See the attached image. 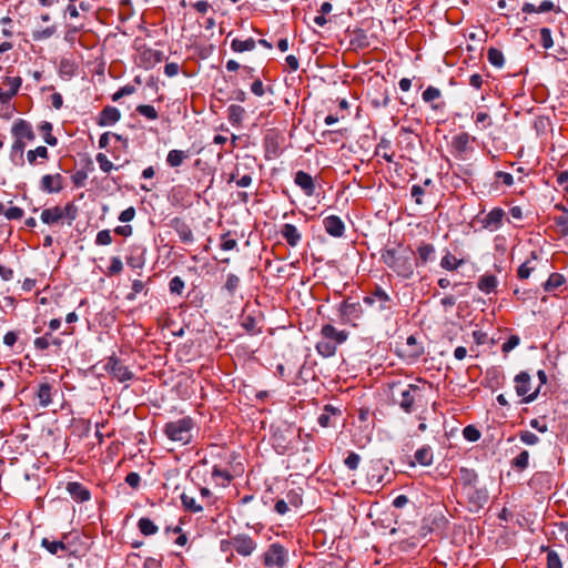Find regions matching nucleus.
Instances as JSON below:
<instances>
[{"label": "nucleus", "instance_id": "obj_19", "mask_svg": "<svg viewBox=\"0 0 568 568\" xmlns=\"http://www.w3.org/2000/svg\"><path fill=\"white\" fill-rule=\"evenodd\" d=\"M325 231L334 237H341L345 232V224L337 215H329L323 220Z\"/></svg>", "mask_w": 568, "mask_h": 568}, {"label": "nucleus", "instance_id": "obj_39", "mask_svg": "<svg viewBox=\"0 0 568 568\" xmlns=\"http://www.w3.org/2000/svg\"><path fill=\"white\" fill-rule=\"evenodd\" d=\"M164 54L159 50H144V69L153 67L155 63L161 62Z\"/></svg>", "mask_w": 568, "mask_h": 568}, {"label": "nucleus", "instance_id": "obj_60", "mask_svg": "<svg viewBox=\"0 0 568 568\" xmlns=\"http://www.w3.org/2000/svg\"><path fill=\"white\" fill-rule=\"evenodd\" d=\"M520 440L526 445H536L539 442V438L536 434L524 430L520 433Z\"/></svg>", "mask_w": 568, "mask_h": 568}, {"label": "nucleus", "instance_id": "obj_42", "mask_svg": "<svg viewBox=\"0 0 568 568\" xmlns=\"http://www.w3.org/2000/svg\"><path fill=\"white\" fill-rule=\"evenodd\" d=\"M487 59L490 64L496 68H501L505 63L504 54L499 49L489 48L487 51Z\"/></svg>", "mask_w": 568, "mask_h": 568}, {"label": "nucleus", "instance_id": "obj_63", "mask_svg": "<svg viewBox=\"0 0 568 568\" xmlns=\"http://www.w3.org/2000/svg\"><path fill=\"white\" fill-rule=\"evenodd\" d=\"M242 326L245 328V331L250 334H255L258 332V329L256 328V322L253 317L251 316H246L243 322H242Z\"/></svg>", "mask_w": 568, "mask_h": 568}, {"label": "nucleus", "instance_id": "obj_23", "mask_svg": "<svg viewBox=\"0 0 568 568\" xmlns=\"http://www.w3.org/2000/svg\"><path fill=\"white\" fill-rule=\"evenodd\" d=\"M342 415V412L339 408L334 407L333 405L328 404L325 405L323 408V412L317 418V423L321 427L327 428V427H334L335 422L333 420V417H339Z\"/></svg>", "mask_w": 568, "mask_h": 568}, {"label": "nucleus", "instance_id": "obj_31", "mask_svg": "<svg viewBox=\"0 0 568 568\" xmlns=\"http://www.w3.org/2000/svg\"><path fill=\"white\" fill-rule=\"evenodd\" d=\"M406 356L412 359H417L424 353V347L417 343V339L414 335H410L406 339Z\"/></svg>", "mask_w": 568, "mask_h": 568}, {"label": "nucleus", "instance_id": "obj_12", "mask_svg": "<svg viewBox=\"0 0 568 568\" xmlns=\"http://www.w3.org/2000/svg\"><path fill=\"white\" fill-rule=\"evenodd\" d=\"M468 503L476 508L483 507L488 501V491L485 487L473 486L463 490Z\"/></svg>", "mask_w": 568, "mask_h": 568}, {"label": "nucleus", "instance_id": "obj_47", "mask_svg": "<svg viewBox=\"0 0 568 568\" xmlns=\"http://www.w3.org/2000/svg\"><path fill=\"white\" fill-rule=\"evenodd\" d=\"M442 95V92L439 89L435 88V87H428L422 94V98L423 100L426 102V103H430L433 102L434 100H437L439 99Z\"/></svg>", "mask_w": 568, "mask_h": 568}, {"label": "nucleus", "instance_id": "obj_46", "mask_svg": "<svg viewBox=\"0 0 568 568\" xmlns=\"http://www.w3.org/2000/svg\"><path fill=\"white\" fill-rule=\"evenodd\" d=\"M200 498L205 507H211L216 501V497L207 487L200 488Z\"/></svg>", "mask_w": 568, "mask_h": 568}, {"label": "nucleus", "instance_id": "obj_53", "mask_svg": "<svg viewBox=\"0 0 568 568\" xmlns=\"http://www.w3.org/2000/svg\"><path fill=\"white\" fill-rule=\"evenodd\" d=\"M184 286V281L180 276H174L169 283L170 292L172 294L181 295Z\"/></svg>", "mask_w": 568, "mask_h": 568}, {"label": "nucleus", "instance_id": "obj_10", "mask_svg": "<svg viewBox=\"0 0 568 568\" xmlns=\"http://www.w3.org/2000/svg\"><path fill=\"white\" fill-rule=\"evenodd\" d=\"M231 545L241 556H250L256 549V542L245 534H239L232 537Z\"/></svg>", "mask_w": 568, "mask_h": 568}, {"label": "nucleus", "instance_id": "obj_43", "mask_svg": "<svg viewBox=\"0 0 568 568\" xmlns=\"http://www.w3.org/2000/svg\"><path fill=\"white\" fill-rule=\"evenodd\" d=\"M41 545L52 555H58L60 551H67V546L62 541H51L48 538H43Z\"/></svg>", "mask_w": 568, "mask_h": 568}, {"label": "nucleus", "instance_id": "obj_18", "mask_svg": "<svg viewBox=\"0 0 568 568\" xmlns=\"http://www.w3.org/2000/svg\"><path fill=\"white\" fill-rule=\"evenodd\" d=\"M105 371L119 381H128L132 377L131 372L123 366L118 359L110 357L105 363Z\"/></svg>", "mask_w": 568, "mask_h": 568}, {"label": "nucleus", "instance_id": "obj_4", "mask_svg": "<svg viewBox=\"0 0 568 568\" xmlns=\"http://www.w3.org/2000/svg\"><path fill=\"white\" fill-rule=\"evenodd\" d=\"M78 216V207L74 205V203L69 202L64 206H52L44 209L41 212L40 219L44 224L48 225H54L59 224L60 222H67L68 225H71L72 222Z\"/></svg>", "mask_w": 568, "mask_h": 568}, {"label": "nucleus", "instance_id": "obj_25", "mask_svg": "<svg viewBox=\"0 0 568 568\" xmlns=\"http://www.w3.org/2000/svg\"><path fill=\"white\" fill-rule=\"evenodd\" d=\"M180 498L185 511L197 514L203 511L205 508L203 503L201 500L197 501L196 497L192 493L183 491Z\"/></svg>", "mask_w": 568, "mask_h": 568}, {"label": "nucleus", "instance_id": "obj_44", "mask_svg": "<svg viewBox=\"0 0 568 568\" xmlns=\"http://www.w3.org/2000/svg\"><path fill=\"white\" fill-rule=\"evenodd\" d=\"M286 503L291 508H298L303 504V498L301 494V489H292L286 494L285 497Z\"/></svg>", "mask_w": 568, "mask_h": 568}, {"label": "nucleus", "instance_id": "obj_7", "mask_svg": "<svg viewBox=\"0 0 568 568\" xmlns=\"http://www.w3.org/2000/svg\"><path fill=\"white\" fill-rule=\"evenodd\" d=\"M287 561V550L281 544H272L263 554V564L266 567L283 568Z\"/></svg>", "mask_w": 568, "mask_h": 568}, {"label": "nucleus", "instance_id": "obj_26", "mask_svg": "<svg viewBox=\"0 0 568 568\" xmlns=\"http://www.w3.org/2000/svg\"><path fill=\"white\" fill-rule=\"evenodd\" d=\"M67 490L75 501H85L90 499V491L80 483H69Z\"/></svg>", "mask_w": 568, "mask_h": 568}, {"label": "nucleus", "instance_id": "obj_50", "mask_svg": "<svg viewBox=\"0 0 568 568\" xmlns=\"http://www.w3.org/2000/svg\"><path fill=\"white\" fill-rule=\"evenodd\" d=\"M41 131L44 132V141L51 145L54 146L58 143V140L55 136L51 134L52 125L49 122H43L40 126Z\"/></svg>", "mask_w": 568, "mask_h": 568}, {"label": "nucleus", "instance_id": "obj_36", "mask_svg": "<svg viewBox=\"0 0 568 568\" xmlns=\"http://www.w3.org/2000/svg\"><path fill=\"white\" fill-rule=\"evenodd\" d=\"M256 47V41L253 38L246 40L234 39L231 43V48L234 52L252 51Z\"/></svg>", "mask_w": 568, "mask_h": 568}, {"label": "nucleus", "instance_id": "obj_58", "mask_svg": "<svg viewBox=\"0 0 568 568\" xmlns=\"http://www.w3.org/2000/svg\"><path fill=\"white\" fill-rule=\"evenodd\" d=\"M556 225L560 229V233L564 236L568 235V214H562L555 217Z\"/></svg>", "mask_w": 568, "mask_h": 568}, {"label": "nucleus", "instance_id": "obj_57", "mask_svg": "<svg viewBox=\"0 0 568 568\" xmlns=\"http://www.w3.org/2000/svg\"><path fill=\"white\" fill-rule=\"evenodd\" d=\"M95 243L98 245H109L112 243V235L109 230H102L97 234Z\"/></svg>", "mask_w": 568, "mask_h": 568}, {"label": "nucleus", "instance_id": "obj_56", "mask_svg": "<svg viewBox=\"0 0 568 568\" xmlns=\"http://www.w3.org/2000/svg\"><path fill=\"white\" fill-rule=\"evenodd\" d=\"M547 568H562L561 560L554 550H549L547 554Z\"/></svg>", "mask_w": 568, "mask_h": 568}, {"label": "nucleus", "instance_id": "obj_34", "mask_svg": "<svg viewBox=\"0 0 568 568\" xmlns=\"http://www.w3.org/2000/svg\"><path fill=\"white\" fill-rule=\"evenodd\" d=\"M521 10L525 13H534V12L542 13V12H548V11L555 10V4L550 0H544L538 7H536L532 3L526 2L523 6Z\"/></svg>", "mask_w": 568, "mask_h": 568}, {"label": "nucleus", "instance_id": "obj_37", "mask_svg": "<svg viewBox=\"0 0 568 568\" xmlns=\"http://www.w3.org/2000/svg\"><path fill=\"white\" fill-rule=\"evenodd\" d=\"M565 276L560 273H551L548 280L544 284L546 292H554L565 284Z\"/></svg>", "mask_w": 568, "mask_h": 568}, {"label": "nucleus", "instance_id": "obj_30", "mask_svg": "<svg viewBox=\"0 0 568 568\" xmlns=\"http://www.w3.org/2000/svg\"><path fill=\"white\" fill-rule=\"evenodd\" d=\"M120 119V112L118 109L112 106H106L100 113L99 124L102 126L112 125L118 122Z\"/></svg>", "mask_w": 568, "mask_h": 568}, {"label": "nucleus", "instance_id": "obj_11", "mask_svg": "<svg viewBox=\"0 0 568 568\" xmlns=\"http://www.w3.org/2000/svg\"><path fill=\"white\" fill-rule=\"evenodd\" d=\"M471 140H475V138H471L467 132H462L453 136L452 148L457 158L464 159V155L473 150L470 146Z\"/></svg>", "mask_w": 568, "mask_h": 568}, {"label": "nucleus", "instance_id": "obj_22", "mask_svg": "<svg viewBox=\"0 0 568 568\" xmlns=\"http://www.w3.org/2000/svg\"><path fill=\"white\" fill-rule=\"evenodd\" d=\"M211 478L216 486L226 487L233 480V475L229 469L219 464H214L211 470Z\"/></svg>", "mask_w": 568, "mask_h": 568}, {"label": "nucleus", "instance_id": "obj_20", "mask_svg": "<svg viewBox=\"0 0 568 568\" xmlns=\"http://www.w3.org/2000/svg\"><path fill=\"white\" fill-rule=\"evenodd\" d=\"M171 227L178 233L180 240L183 243H192L194 241V235L190 225L180 217H174L171 221Z\"/></svg>", "mask_w": 568, "mask_h": 568}, {"label": "nucleus", "instance_id": "obj_16", "mask_svg": "<svg viewBox=\"0 0 568 568\" xmlns=\"http://www.w3.org/2000/svg\"><path fill=\"white\" fill-rule=\"evenodd\" d=\"M294 183L301 187L307 196H313L316 191L314 179L311 174L304 171H297L294 176Z\"/></svg>", "mask_w": 568, "mask_h": 568}, {"label": "nucleus", "instance_id": "obj_33", "mask_svg": "<svg viewBox=\"0 0 568 568\" xmlns=\"http://www.w3.org/2000/svg\"><path fill=\"white\" fill-rule=\"evenodd\" d=\"M465 264L463 258H457L450 252H446V254L442 257L440 266L446 271H456L458 267Z\"/></svg>", "mask_w": 568, "mask_h": 568}, {"label": "nucleus", "instance_id": "obj_9", "mask_svg": "<svg viewBox=\"0 0 568 568\" xmlns=\"http://www.w3.org/2000/svg\"><path fill=\"white\" fill-rule=\"evenodd\" d=\"M339 314L344 324H352L353 326H356L355 322L359 320L363 314L362 304L345 300L339 305Z\"/></svg>", "mask_w": 568, "mask_h": 568}, {"label": "nucleus", "instance_id": "obj_1", "mask_svg": "<svg viewBox=\"0 0 568 568\" xmlns=\"http://www.w3.org/2000/svg\"><path fill=\"white\" fill-rule=\"evenodd\" d=\"M382 261L402 278L408 280L414 275V251L410 247L398 245L385 248L382 253Z\"/></svg>", "mask_w": 568, "mask_h": 568}, {"label": "nucleus", "instance_id": "obj_51", "mask_svg": "<svg viewBox=\"0 0 568 568\" xmlns=\"http://www.w3.org/2000/svg\"><path fill=\"white\" fill-rule=\"evenodd\" d=\"M529 454L523 450L514 460L513 466L518 470H524L528 466Z\"/></svg>", "mask_w": 568, "mask_h": 568}, {"label": "nucleus", "instance_id": "obj_48", "mask_svg": "<svg viewBox=\"0 0 568 568\" xmlns=\"http://www.w3.org/2000/svg\"><path fill=\"white\" fill-rule=\"evenodd\" d=\"M463 436L468 442H477L480 438V432L477 427L468 425L463 429Z\"/></svg>", "mask_w": 568, "mask_h": 568}, {"label": "nucleus", "instance_id": "obj_6", "mask_svg": "<svg viewBox=\"0 0 568 568\" xmlns=\"http://www.w3.org/2000/svg\"><path fill=\"white\" fill-rule=\"evenodd\" d=\"M515 389L519 397H523L521 403L528 404L535 400L539 394L538 386L534 392L530 393L531 389V377L526 372H520L515 376Z\"/></svg>", "mask_w": 568, "mask_h": 568}, {"label": "nucleus", "instance_id": "obj_64", "mask_svg": "<svg viewBox=\"0 0 568 568\" xmlns=\"http://www.w3.org/2000/svg\"><path fill=\"white\" fill-rule=\"evenodd\" d=\"M236 245H237L236 240L231 239V237L229 236V234H224V235L222 236V242H221V245H220V246H221V248H222L223 251H231V250L235 248V247H236Z\"/></svg>", "mask_w": 568, "mask_h": 568}, {"label": "nucleus", "instance_id": "obj_49", "mask_svg": "<svg viewBox=\"0 0 568 568\" xmlns=\"http://www.w3.org/2000/svg\"><path fill=\"white\" fill-rule=\"evenodd\" d=\"M55 30L57 29L54 26L48 27L43 30H36L32 34V38L36 41L45 40V39H49L50 37H52L55 33Z\"/></svg>", "mask_w": 568, "mask_h": 568}, {"label": "nucleus", "instance_id": "obj_40", "mask_svg": "<svg viewBox=\"0 0 568 568\" xmlns=\"http://www.w3.org/2000/svg\"><path fill=\"white\" fill-rule=\"evenodd\" d=\"M390 148V141L386 139H382L377 144L375 154L382 156L386 162L392 163L394 161V152L388 153V149Z\"/></svg>", "mask_w": 568, "mask_h": 568}, {"label": "nucleus", "instance_id": "obj_62", "mask_svg": "<svg viewBox=\"0 0 568 568\" xmlns=\"http://www.w3.org/2000/svg\"><path fill=\"white\" fill-rule=\"evenodd\" d=\"M23 214H24L23 210L18 206L9 207L4 212V215L8 220H19L23 216Z\"/></svg>", "mask_w": 568, "mask_h": 568}, {"label": "nucleus", "instance_id": "obj_35", "mask_svg": "<svg viewBox=\"0 0 568 568\" xmlns=\"http://www.w3.org/2000/svg\"><path fill=\"white\" fill-rule=\"evenodd\" d=\"M189 158V152L182 150H171L166 156V163L171 168L180 166Z\"/></svg>", "mask_w": 568, "mask_h": 568}, {"label": "nucleus", "instance_id": "obj_41", "mask_svg": "<svg viewBox=\"0 0 568 568\" xmlns=\"http://www.w3.org/2000/svg\"><path fill=\"white\" fill-rule=\"evenodd\" d=\"M244 113L245 110L241 105L232 104L227 108V119L232 124H239L242 121Z\"/></svg>", "mask_w": 568, "mask_h": 568}, {"label": "nucleus", "instance_id": "obj_5", "mask_svg": "<svg viewBox=\"0 0 568 568\" xmlns=\"http://www.w3.org/2000/svg\"><path fill=\"white\" fill-rule=\"evenodd\" d=\"M363 303L375 314L390 312L395 306L392 296L379 285H375L363 298Z\"/></svg>", "mask_w": 568, "mask_h": 568}, {"label": "nucleus", "instance_id": "obj_52", "mask_svg": "<svg viewBox=\"0 0 568 568\" xmlns=\"http://www.w3.org/2000/svg\"><path fill=\"white\" fill-rule=\"evenodd\" d=\"M95 159L100 169L104 173H109L113 170V163L108 159V156L104 153H98Z\"/></svg>", "mask_w": 568, "mask_h": 568}, {"label": "nucleus", "instance_id": "obj_54", "mask_svg": "<svg viewBox=\"0 0 568 568\" xmlns=\"http://www.w3.org/2000/svg\"><path fill=\"white\" fill-rule=\"evenodd\" d=\"M540 44L544 49H550L554 45L550 29H548V28L540 29Z\"/></svg>", "mask_w": 568, "mask_h": 568}, {"label": "nucleus", "instance_id": "obj_55", "mask_svg": "<svg viewBox=\"0 0 568 568\" xmlns=\"http://www.w3.org/2000/svg\"><path fill=\"white\" fill-rule=\"evenodd\" d=\"M359 462V455L354 452L349 453L348 456L344 459V464L349 470H356L358 468Z\"/></svg>", "mask_w": 568, "mask_h": 568}, {"label": "nucleus", "instance_id": "obj_3", "mask_svg": "<svg viewBox=\"0 0 568 568\" xmlns=\"http://www.w3.org/2000/svg\"><path fill=\"white\" fill-rule=\"evenodd\" d=\"M195 422L192 417L185 416L165 424L164 434L172 442L186 445L192 440Z\"/></svg>", "mask_w": 568, "mask_h": 568}, {"label": "nucleus", "instance_id": "obj_2", "mask_svg": "<svg viewBox=\"0 0 568 568\" xmlns=\"http://www.w3.org/2000/svg\"><path fill=\"white\" fill-rule=\"evenodd\" d=\"M320 341L315 345L316 352L323 357H332L336 354L339 345L348 338L347 331H339L332 324H325L320 332Z\"/></svg>", "mask_w": 568, "mask_h": 568}, {"label": "nucleus", "instance_id": "obj_38", "mask_svg": "<svg viewBox=\"0 0 568 568\" xmlns=\"http://www.w3.org/2000/svg\"><path fill=\"white\" fill-rule=\"evenodd\" d=\"M537 258H538L537 253L535 251H532L530 254V260H527L518 267V271H517L518 278L527 280L530 276L531 272L535 270V266L530 265L531 261L537 260Z\"/></svg>", "mask_w": 568, "mask_h": 568}, {"label": "nucleus", "instance_id": "obj_15", "mask_svg": "<svg viewBox=\"0 0 568 568\" xmlns=\"http://www.w3.org/2000/svg\"><path fill=\"white\" fill-rule=\"evenodd\" d=\"M4 84L8 85L9 89L2 90L0 89V103H8L19 91L22 79L20 77H7L4 79Z\"/></svg>", "mask_w": 568, "mask_h": 568}, {"label": "nucleus", "instance_id": "obj_32", "mask_svg": "<svg viewBox=\"0 0 568 568\" xmlns=\"http://www.w3.org/2000/svg\"><path fill=\"white\" fill-rule=\"evenodd\" d=\"M477 286L481 292L489 294L491 292H495L497 287V278L493 274H484L478 280Z\"/></svg>", "mask_w": 568, "mask_h": 568}, {"label": "nucleus", "instance_id": "obj_17", "mask_svg": "<svg viewBox=\"0 0 568 568\" xmlns=\"http://www.w3.org/2000/svg\"><path fill=\"white\" fill-rule=\"evenodd\" d=\"M505 216V211L500 207H494L483 220L481 225L489 231L498 230Z\"/></svg>", "mask_w": 568, "mask_h": 568}, {"label": "nucleus", "instance_id": "obj_8", "mask_svg": "<svg viewBox=\"0 0 568 568\" xmlns=\"http://www.w3.org/2000/svg\"><path fill=\"white\" fill-rule=\"evenodd\" d=\"M420 397V388L417 385L408 384L402 389L399 398L395 399V403L407 414L413 413L414 404Z\"/></svg>", "mask_w": 568, "mask_h": 568}, {"label": "nucleus", "instance_id": "obj_27", "mask_svg": "<svg viewBox=\"0 0 568 568\" xmlns=\"http://www.w3.org/2000/svg\"><path fill=\"white\" fill-rule=\"evenodd\" d=\"M36 396L40 407H48L52 403V386L49 383H41Z\"/></svg>", "mask_w": 568, "mask_h": 568}, {"label": "nucleus", "instance_id": "obj_61", "mask_svg": "<svg viewBox=\"0 0 568 568\" xmlns=\"http://www.w3.org/2000/svg\"><path fill=\"white\" fill-rule=\"evenodd\" d=\"M475 122L477 125H480V129H486L491 124L489 121V114L481 111L476 113Z\"/></svg>", "mask_w": 568, "mask_h": 568}, {"label": "nucleus", "instance_id": "obj_24", "mask_svg": "<svg viewBox=\"0 0 568 568\" xmlns=\"http://www.w3.org/2000/svg\"><path fill=\"white\" fill-rule=\"evenodd\" d=\"M280 233L291 247L297 246L302 240V233L291 223L283 224Z\"/></svg>", "mask_w": 568, "mask_h": 568}, {"label": "nucleus", "instance_id": "obj_45", "mask_svg": "<svg viewBox=\"0 0 568 568\" xmlns=\"http://www.w3.org/2000/svg\"><path fill=\"white\" fill-rule=\"evenodd\" d=\"M37 158L42 160L48 159V149L45 146H38L37 149L27 152V160L30 164H34Z\"/></svg>", "mask_w": 568, "mask_h": 568}, {"label": "nucleus", "instance_id": "obj_59", "mask_svg": "<svg viewBox=\"0 0 568 568\" xmlns=\"http://www.w3.org/2000/svg\"><path fill=\"white\" fill-rule=\"evenodd\" d=\"M520 338L517 335H511L501 346L504 353H509L519 345Z\"/></svg>", "mask_w": 568, "mask_h": 568}, {"label": "nucleus", "instance_id": "obj_13", "mask_svg": "<svg viewBox=\"0 0 568 568\" xmlns=\"http://www.w3.org/2000/svg\"><path fill=\"white\" fill-rule=\"evenodd\" d=\"M416 260L414 258L415 266H424L435 258V246L430 243L422 242L416 248Z\"/></svg>", "mask_w": 568, "mask_h": 568}, {"label": "nucleus", "instance_id": "obj_29", "mask_svg": "<svg viewBox=\"0 0 568 568\" xmlns=\"http://www.w3.org/2000/svg\"><path fill=\"white\" fill-rule=\"evenodd\" d=\"M459 480L463 486V490H465L477 485L478 475L474 469L462 467L459 470Z\"/></svg>", "mask_w": 568, "mask_h": 568}, {"label": "nucleus", "instance_id": "obj_28", "mask_svg": "<svg viewBox=\"0 0 568 568\" xmlns=\"http://www.w3.org/2000/svg\"><path fill=\"white\" fill-rule=\"evenodd\" d=\"M415 463L420 466H430L433 464L434 455L430 446L424 445L418 448L414 454Z\"/></svg>", "mask_w": 568, "mask_h": 568}, {"label": "nucleus", "instance_id": "obj_14", "mask_svg": "<svg viewBox=\"0 0 568 568\" xmlns=\"http://www.w3.org/2000/svg\"><path fill=\"white\" fill-rule=\"evenodd\" d=\"M63 187V178L61 174H45L40 182V189L47 193H59Z\"/></svg>", "mask_w": 568, "mask_h": 568}, {"label": "nucleus", "instance_id": "obj_21", "mask_svg": "<svg viewBox=\"0 0 568 568\" xmlns=\"http://www.w3.org/2000/svg\"><path fill=\"white\" fill-rule=\"evenodd\" d=\"M12 134L16 139L24 140V141H33L36 134L32 130V126L29 122L24 120H18L12 125Z\"/></svg>", "mask_w": 568, "mask_h": 568}]
</instances>
